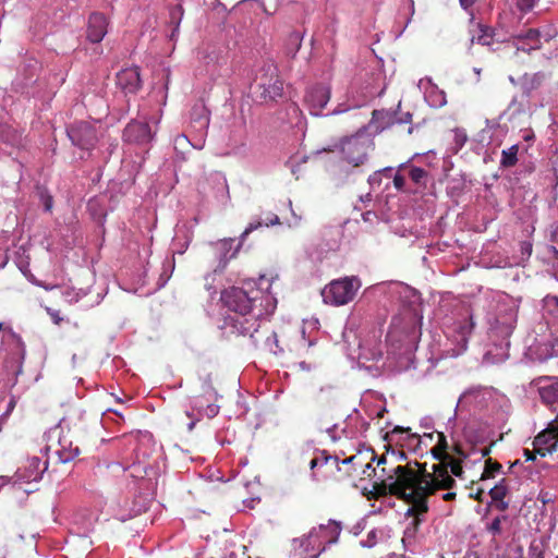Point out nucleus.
<instances>
[{
	"label": "nucleus",
	"instance_id": "obj_1",
	"mask_svg": "<svg viewBox=\"0 0 558 558\" xmlns=\"http://www.w3.org/2000/svg\"><path fill=\"white\" fill-rule=\"evenodd\" d=\"M265 276H260L259 286L255 281H245L241 288L232 286L220 293V301L230 314L225 317V324L228 326L231 335H243L250 337L252 342H257V316L264 315L274 306V298L268 292L270 283L266 290L262 288Z\"/></svg>",
	"mask_w": 558,
	"mask_h": 558
},
{
	"label": "nucleus",
	"instance_id": "obj_2",
	"mask_svg": "<svg viewBox=\"0 0 558 558\" xmlns=\"http://www.w3.org/2000/svg\"><path fill=\"white\" fill-rule=\"evenodd\" d=\"M416 470L405 464L404 466L393 468V473L385 480L375 482L374 489L378 495H393L398 499L408 502L409 508L405 511L408 517H413L414 523L421 522L422 514L429 510L426 487L433 483V470L428 472L426 462H415Z\"/></svg>",
	"mask_w": 558,
	"mask_h": 558
},
{
	"label": "nucleus",
	"instance_id": "obj_3",
	"mask_svg": "<svg viewBox=\"0 0 558 558\" xmlns=\"http://www.w3.org/2000/svg\"><path fill=\"white\" fill-rule=\"evenodd\" d=\"M254 93L260 100H277L284 93V83L274 62L264 63L258 70L254 81Z\"/></svg>",
	"mask_w": 558,
	"mask_h": 558
},
{
	"label": "nucleus",
	"instance_id": "obj_4",
	"mask_svg": "<svg viewBox=\"0 0 558 558\" xmlns=\"http://www.w3.org/2000/svg\"><path fill=\"white\" fill-rule=\"evenodd\" d=\"M341 525L339 521H328L326 524L322 523L318 527H313L310 533L301 539V545L306 553H312L313 556L320 555L326 550L328 544L337 543Z\"/></svg>",
	"mask_w": 558,
	"mask_h": 558
},
{
	"label": "nucleus",
	"instance_id": "obj_5",
	"mask_svg": "<svg viewBox=\"0 0 558 558\" xmlns=\"http://www.w3.org/2000/svg\"><path fill=\"white\" fill-rule=\"evenodd\" d=\"M257 328L258 341L255 343V347L265 348V350L274 354L284 352V350H293L292 338L298 337L296 331H287V329H281L279 333L270 331L269 327L260 324L259 317H257Z\"/></svg>",
	"mask_w": 558,
	"mask_h": 558
},
{
	"label": "nucleus",
	"instance_id": "obj_6",
	"mask_svg": "<svg viewBox=\"0 0 558 558\" xmlns=\"http://www.w3.org/2000/svg\"><path fill=\"white\" fill-rule=\"evenodd\" d=\"M359 287H361V283L357 278L333 280L322 290V295L325 303L345 304L354 299Z\"/></svg>",
	"mask_w": 558,
	"mask_h": 558
},
{
	"label": "nucleus",
	"instance_id": "obj_7",
	"mask_svg": "<svg viewBox=\"0 0 558 558\" xmlns=\"http://www.w3.org/2000/svg\"><path fill=\"white\" fill-rule=\"evenodd\" d=\"M374 141L369 140L365 133H356L340 144V151L343 159L353 166H361L367 160L368 150L373 146Z\"/></svg>",
	"mask_w": 558,
	"mask_h": 558
},
{
	"label": "nucleus",
	"instance_id": "obj_8",
	"mask_svg": "<svg viewBox=\"0 0 558 558\" xmlns=\"http://www.w3.org/2000/svg\"><path fill=\"white\" fill-rule=\"evenodd\" d=\"M201 395L193 398V408L199 413H204L207 417H214L219 411L218 404V392L215 388L211 373H206L204 377H201Z\"/></svg>",
	"mask_w": 558,
	"mask_h": 558
},
{
	"label": "nucleus",
	"instance_id": "obj_9",
	"mask_svg": "<svg viewBox=\"0 0 558 558\" xmlns=\"http://www.w3.org/2000/svg\"><path fill=\"white\" fill-rule=\"evenodd\" d=\"M97 142V131L90 123L82 121L72 129V144L80 148V158H86Z\"/></svg>",
	"mask_w": 558,
	"mask_h": 558
},
{
	"label": "nucleus",
	"instance_id": "obj_10",
	"mask_svg": "<svg viewBox=\"0 0 558 558\" xmlns=\"http://www.w3.org/2000/svg\"><path fill=\"white\" fill-rule=\"evenodd\" d=\"M450 460H440L433 465L432 484L425 488L426 493L435 495L438 489H452L457 485V480L449 473Z\"/></svg>",
	"mask_w": 558,
	"mask_h": 558
},
{
	"label": "nucleus",
	"instance_id": "obj_11",
	"mask_svg": "<svg viewBox=\"0 0 558 558\" xmlns=\"http://www.w3.org/2000/svg\"><path fill=\"white\" fill-rule=\"evenodd\" d=\"M533 446L535 447L536 453L539 456H547L558 449V418L554 423L548 424L545 430L536 434Z\"/></svg>",
	"mask_w": 558,
	"mask_h": 558
},
{
	"label": "nucleus",
	"instance_id": "obj_12",
	"mask_svg": "<svg viewBox=\"0 0 558 558\" xmlns=\"http://www.w3.org/2000/svg\"><path fill=\"white\" fill-rule=\"evenodd\" d=\"M330 98L331 92L327 85H313L306 92L305 102L313 114H320Z\"/></svg>",
	"mask_w": 558,
	"mask_h": 558
},
{
	"label": "nucleus",
	"instance_id": "obj_13",
	"mask_svg": "<svg viewBox=\"0 0 558 558\" xmlns=\"http://www.w3.org/2000/svg\"><path fill=\"white\" fill-rule=\"evenodd\" d=\"M108 20L101 12H93L87 21L86 37L92 43H99L108 32Z\"/></svg>",
	"mask_w": 558,
	"mask_h": 558
},
{
	"label": "nucleus",
	"instance_id": "obj_14",
	"mask_svg": "<svg viewBox=\"0 0 558 558\" xmlns=\"http://www.w3.org/2000/svg\"><path fill=\"white\" fill-rule=\"evenodd\" d=\"M117 83L125 93H136L142 86L141 70L138 65L124 68L117 74Z\"/></svg>",
	"mask_w": 558,
	"mask_h": 558
},
{
	"label": "nucleus",
	"instance_id": "obj_15",
	"mask_svg": "<svg viewBox=\"0 0 558 558\" xmlns=\"http://www.w3.org/2000/svg\"><path fill=\"white\" fill-rule=\"evenodd\" d=\"M124 141L149 142L153 138L151 128L145 121H131L123 131Z\"/></svg>",
	"mask_w": 558,
	"mask_h": 558
},
{
	"label": "nucleus",
	"instance_id": "obj_16",
	"mask_svg": "<svg viewBox=\"0 0 558 558\" xmlns=\"http://www.w3.org/2000/svg\"><path fill=\"white\" fill-rule=\"evenodd\" d=\"M47 461L41 462L38 457H33L25 470L17 472V476L26 482H36L41 478L43 473L47 470Z\"/></svg>",
	"mask_w": 558,
	"mask_h": 558
},
{
	"label": "nucleus",
	"instance_id": "obj_17",
	"mask_svg": "<svg viewBox=\"0 0 558 558\" xmlns=\"http://www.w3.org/2000/svg\"><path fill=\"white\" fill-rule=\"evenodd\" d=\"M541 35L542 33L541 31H537V28H529V31L518 34V36H515L518 49H523V51L538 49L542 45Z\"/></svg>",
	"mask_w": 558,
	"mask_h": 558
},
{
	"label": "nucleus",
	"instance_id": "obj_18",
	"mask_svg": "<svg viewBox=\"0 0 558 558\" xmlns=\"http://www.w3.org/2000/svg\"><path fill=\"white\" fill-rule=\"evenodd\" d=\"M395 124V116L391 111H385V109H374L372 112L371 125L376 132L388 129Z\"/></svg>",
	"mask_w": 558,
	"mask_h": 558
},
{
	"label": "nucleus",
	"instance_id": "obj_19",
	"mask_svg": "<svg viewBox=\"0 0 558 558\" xmlns=\"http://www.w3.org/2000/svg\"><path fill=\"white\" fill-rule=\"evenodd\" d=\"M190 116L193 122L197 124L198 129H208L210 123V116L205 104H195V106H193L191 109Z\"/></svg>",
	"mask_w": 558,
	"mask_h": 558
},
{
	"label": "nucleus",
	"instance_id": "obj_20",
	"mask_svg": "<svg viewBox=\"0 0 558 558\" xmlns=\"http://www.w3.org/2000/svg\"><path fill=\"white\" fill-rule=\"evenodd\" d=\"M545 74L537 72L536 74H524L521 77V88L527 97H530L532 90L538 88L542 85Z\"/></svg>",
	"mask_w": 558,
	"mask_h": 558
},
{
	"label": "nucleus",
	"instance_id": "obj_21",
	"mask_svg": "<svg viewBox=\"0 0 558 558\" xmlns=\"http://www.w3.org/2000/svg\"><path fill=\"white\" fill-rule=\"evenodd\" d=\"M275 223H280L278 215H269L266 216L264 220H254L253 222H250L241 234V241L247 238V235H250L251 231H254V229L262 228V226H275Z\"/></svg>",
	"mask_w": 558,
	"mask_h": 558
},
{
	"label": "nucleus",
	"instance_id": "obj_22",
	"mask_svg": "<svg viewBox=\"0 0 558 558\" xmlns=\"http://www.w3.org/2000/svg\"><path fill=\"white\" fill-rule=\"evenodd\" d=\"M363 454V466H362V473L364 475H367V477H373L376 473V468L373 466V462L375 461L377 454L375 450H366L365 452H362Z\"/></svg>",
	"mask_w": 558,
	"mask_h": 558
},
{
	"label": "nucleus",
	"instance_id": "obj_23",
	"mask_svg": "<svg viewBox=\"0 0 558 558\" xmlns=\"http://www.w3.org/2000/svg\"><path fill=\"white\" fill-rule=\"evenodd\" d=\"M518 151L519 145H511L508 149L501 150L500 163L505 166V168H510V166H514L518 162Z\"/></svg>",
	"mask_w": 558,
	"mask_h": 558
},
{
	"label": "nucleus",
	"instance_id": "obj_24",
	"mask_svg": "<svg viewBox=\"0 0 558 558\" xmlns=\"http://www.w3.org/2000/svg\"><path fill=\"white\" fill-rule=\"evenodd\" d=\"M302 34L300 32H290L287 41L286 50L290 54H296L302 45Z\"/></svg>",
	"mask_w": 558,
	"mask_h": 558
},
{
	"label": "nucleus",
	"instance_id": "obj_25",
	"mask_svg": "<svg viewBox=\"0 0 558 558\" xmlns=\"http://www.w3.org/2000/svg\"><path fill=\"white\" fill-rule=\"evenodd\" d=\"M541 398L545 403H554L558 400V383L546 385L539 389Z\"/></svg>",
	"mask_w": 558,
	"mask_h": 558
},
{
	"label": "nucleus",
	"instance_id": "obj_26",
	"mask_svg": "<svg viewBox=\"0 0 558 558\" xmlns=\"http://www.w3.org/2000/svg\"><path fill=\"white\" fill-rule=\"evenodd\" d=\"M480 34L477 36H473L471 41H477L482 45H492L494 43V31L489 28V26H483V24L478 25Z\"/></svg>",
	"mask_w": 558,
	"mask_h": 558
},
{
	"label": "nucleus",
	"instance_id": "obj_27",
	"mask_svg": "<svg viewBox=\"0 0 558 558\" xmlns=\"http://www.w3.org/2000/svg\"><path fill=\"white\" fill-rule=\"evenodd\" d=\"M183 14H184V9H183L182 4H175V7H172L170 9V23H172V25L174 26V28L171 33V37H173V35H175V33L178 32V29L180 27V22L183 19Z\"/></svg>",
	"mask_w": 558,
	"mask_h": 558
},
{
	"label": "nucleus",
	"instance_id": "obj_28",
	"mask_svg": "<svg viewBox=\"0 0 558 558\" xmlns=\"http://www.w3.org/2000/svg\"><path fill=\"white\" fill-rule=\"evenodd\" d=\"M343 465H351L352 469L345 472L347 475H352L353 471L357 468H363V452L357 454L349 456L342 460Z\"/></svg>",
	"mask_w": 558,
	"mask_h": 558
},
{
	"label": "nucleus",
	"instance_id": "obj_29",
	"mask_svg": "<svg viewBox=\"0 0 558 558\" xmlns=\"http://www.w3.org/2000/svg\"><path fill=\"white\" fill-rule=\"evenodd\" d=\"M501 468L502 466L500 462H497V460H493V458H487V460L485 461L482 478L495 477L496 473H498V471H500Z\"/></svg>",
	"mask_w": 558,
	"mask_h": 558
},
{
	"label": "nucleus",
	"instance_id": "obj_30",
	"mask_svg": "<svg viewBox=\"0 0 558 558\" xmlns=\"http://www.w3.org/2000/svg\"><path fill=\"white\" fill-rule=\"evenodd\" d=\"M449 464H450V475L453 477V475L456 477H464V468H463V460L462 458H452V456L450 454V459H449Z\"/></svg>",
	"mask_w": 558,
	"mask_h": 558
},
{
	"label": "nucleus",
	"instance_id": "obj_31",
	"mask_svg": "<svg viewBox=\"0 0 558 558\" xmlns=\"http://www.w3.org/2000/svg\"><path fill=\"white\" fill-rule=\"evenodd\" d=\"M507 493H508V488L505 485V480H501V482L499 484H497L492 489H489V495H490L492 499L496 501L497 505H498L499 500L505 499Z\"/></svg>",
	"mask_w": 558,
	"mask_h": 558
},
{
	"label": "nucleus",
	"instance_id": "obj_32",
	"mask_svg": "<svg viewBox=\"0 0 558 558\" xmlns=\"http://www.w3.org/2000/svg\"><path fill=\"white\" fill-rule=\"evenodd\" d=\"M428 172L422 167H411L409 170V177L415 184H423L426 180Z\"/></svg>",
	"mask_w": 558,
	"mask_h": 558
},
{
	"label": "nucleus",
	"instance_id": "obj_33",
	"mask_svg": "<svg viewBox=\"0 0 558 558\" xmlns=\"http://www.w3.org/2000/svg\"><path fill=\"white\" fill-rule=\"evenodd\" d=\"M59 449L54 450V456L57 458V462L59 463H66L70 461V449L66 447V445L63 444L62 438L59 437Z\"/></svg>",
	"mask_w": 558,
	"mask_h": 558
},
{
	"label": "nucleus",
	"instance_id": "obj_34",
	"mask_svg": "<svg viewBox=\"0 0 558 558\" xmlns=\"http://www.w3.org/2000/svg\"><path fill=\"white\" fill-rule=\"evenodd\" d=\"M438 442L440 450V459H450V454L448 452L449 444L446 434L438 433Z\"/></svg>",
	"mask_w": 558,
	"mask_h": 558
},
{
	"label": "nucleus",
	"instance_id": "obj_35",
	"mask_svg": "<svg viewBox=\"0 0 558 558\" xmlns=\"http://www.w3.org/2000/svg\"><path fill=\"white\" fill-rule=\"evenodd\" d=\"M522 558H544V554L539 547V545H535V543H531L527 554Z\"/></svg>",
	"mask_w": 558,
	"mask_h": 558
},
{
	"label": "nucleus",
	"instance_id": "obj_36",
	"mask_svg": "<svg viewBox=\"0 0 558 558\" xmlns=\"http://www.w3.org/2000/svg\"><path fill=\"white\" fill-rule=\"evenodd\" d=\"M395 122H399L400 124H411L413 116L410 111H405V113H393Z\"/></svg>",
	"mask_w": 558,
	"mask_h": 558
},
{
	"label": "nucleus",
	"instance_id": "obj_37",
	"mask_svg": "<svg viewBox=\"0 0 558 558\" xmlns=\"http://www.w3.org/2000/svg\"><path fill=\"white\" fill-rule=\"evenodd\" d=\"M536 0H517L518 9L521 11H530L534 8Z\"/></svg>",
	"mask_w": 558,
	"mask_h": 558
},
{
	"label": "nucleus",
	"instance_id": "obj_38",
	"mask_svg": "<svg viewBox=\"0 0 558 558\" xmlns=\"http://www.w3.org/2000/svg\"><path fill=\"white\" fill-rule=\"evenodd\" d=\"M502 518H495L488 525V531L494 534L501 533Z\"/></svg>",
	"mask_w": 558,
	"mask_h": 558
},
{
	"label": "nucleus",
	"instance_id": "obj_39",
	"mask_svg": "<svg viewBox=\"0 0 558 558\" xmlns=\"http://www.w3.org/2000/svg\"><path fill=\"white\" fill-rule=\"evenodd\" d=\"M393 185L397 187V190H403L405 185L404 174H401V172H397L393 177Z\"/></svg>",
	"mask_w": 558,
	"mask_h": 558
},
{
	"label": "nucleus",
	"instance_id": "obj_40",
	"mask_svg": "<svg viewBox=\"0 0 558 558\" xmlns=\"http://www.w3.org/2000/svg\"><path fill=\"white\" fill-rule=\"evenodd\" d=\"M326 461H327V465H329V468L341 469L339 456L328 454V457L326 458Z\"/></svg>",
	"mask_w": 558,
	"mask_h": 558
},
{
	"label": "nucleus",
	"instance_id": "obj_41",
	"mask_svg": "<svg viewBox=\"0 0 558 558\" xmlns=\"http://www.w3.org/2000/svg\"><path fill=\"white\" fill-rule=\"evenodd\" d=\"M47 312L56 325H59L63 320V318L60 316L59 311L48 307Z\"/></svg>",
	"mask_w": 558,
	"mask_h": 558
},
{
	"label": "nucleus",
	"instance_id": "obj_42",
	"mask_svg": "<svg viewBox=\"0 0 558 558\" xmlns=\"http://www.w3.org/2000/svg\"><path fill=\"white\" fill-rule=\"evenodd\" d=\"M536 448L534 450H530V448H524L523 456L525 457L526 461H534L536 459Z\"/></svg>",
	"mask_w": 558,
	"mask_h": 558
},
{
	"label": "nucleus",
	"instance_id": "obj_43",
	"mask_svg": "<svg viewBox=\"0 0 558 558\" xmlns=\"http://www.w3.org/2000/svg\"><path fill=\"white\" fill-rule=\"evenodd\" d=\"M318 465H320V452L310 461L311 469L318 468Z\"/></svg>",
	"mask_w": 558,
	"mask_h": 558
},
{
	"label": "nucleus",
	"instance_id": "obj_44",
	"mask_svg": "<svg viewBox=\"0 0 558 558\" xmlns=\"http://www.w3.org/2000/svg\"><path fill=\"white\" fill-rule=\"evenodd\" d=\"M432 453L435 457V459H438V461H441V454L439 450V440L437 441L436 446L432 448Z\"/></svg>",
	"mask_w": 558,
	"mask_h": 558
},
{
	"label": "nucleus",
	"instance_id": "obj_45",
	"mask_svg": "<svg viewBox=\"0 0 558 558\" xmlns=\"http://www.w3.org/2000/svg\"><path fill=\"white\" fill-rule=\"evenodd\" d=\"M442 499H445V500L457 499V494H456V492H451V489H447V492L442 495Z\"/></svg>",
	"mask_w": 558,
	"mask_h": 558
},
{
	"label": "nucleus",
	"instance_id": "obj_46",
	"mask_svg": "<svg viewBox=\"0 0 558 558\" xmlns=\"http://www.w3.org/2000/svg\"><path fill=\"white\" fill-rule=\"evenodd\" d=\"M476 0H459V3L464 10H469L471 5H474Z\"/></svg>",
	"mask_w": 558,
	"mask_h": 558
},
{
	"label": "nucleus",
	"instance_id": "obj_47",
	"mask_svg": "<svg viewBox=\"0 0 558 558\" xmlns=\"http://www.w3.org/2000/svg\"><path fill=\"white\" fill-rule=\"evenodd\" d=\"M326 457H328V452H326V450H322V452H319V465H328Z\"/></svg>",
	"mask_w": 558,
	"mask_h": 558
},
{
	"label": "nucleus",
	"instance_id": "obj_48",
	"mask_svg": "<svg viewBox=\"0 0 558 558\" xmlns=\"http://www.w3.org/2000/svg\"><path fill=\"white\" fill-rule=\"evenodd\" d=\"M508 507H509V504H508V501H505V498L501 499V501H499L497 504V508L500 509V511H506V509H508Z\"/></svg>",
	"mask_w": 558,
	"mask_h": 558
},
{
	"label": "nucleus",
	"instance_id": "obj_49",
	"mask_svg": "<svg viewBox=\"0 0 558 558\" xmlns=\"http://www.w3.org/2000/svg\"><path fill=\"white\" fill-rule=\"evenodd\" d=\"M184 142H190L186 135H178L174 140L175 144H184Z\"/></svg>",
	"mask_w": 558,
	"mask_h": 558
},
{
	"label": "nucleus",
	"instance_id": "obj_50",
	"mask_svg": "<svg viewBox=\"0 0 558 558\" xmlns=\"http://www.w3.org/2000/svg\"><path fill=\"white\" fill-rule=\"evenodd\" d=\"M547 251L553 255V257H555V259H558V248H556V246H548Z\"/></svg>",
	"mask_w": 558,
	"mask_h": 558
},
{
	"label": "nucleus",
	"instance_id": "obj_51",
	"mask_svg": "<svg viewBox=\"0 0 558 558\" xmlns=\"http://www.w3.org/2000/svg\"><path fill=\"white\" fill-rule=\"evenodd\" d=\"M453 451H456V453L459 456L466 457L464 450H462L461 446L459 445L453 446Z\"/></svg>",
	"mask_w": 558,
	"mask_h": 558
},
{
	"label": "nucleus",
	"instance_id": "obj_52",
	"mask_svg": "<svg viewBox=\"0 0 558 558\" xmlns=\"http://www.w3.org/2000/svg\"><path fill=\"white\" fill-rule=\"evenodd\" d=\"M376 459H377V465H384V463H387V456H385V454L379 456V458L377 456Z\"/></svg>",
	"mask_w": 558,
	"mask_h": 558
},
{
	"label": "nucleus",
	"instance_id": "obj_53",
	"mask_svg": "<svg viewBox=\"0 0 558 558\" xmlns=\"http://www.w3.org/2000/svg\"><path fill=\"white\" fill-rule=\"evenodd\" d=\"M51 206H52V199H51V197H48V198L46 199V202H45V209H46L47 211H49V210L51 209Z\"/></svg>",
	"mask_w": 558,
	"mask_h": 558
},
{
	"label": "nucleus",
	"instance_id": "obj_54",
	"mask_svg": "<svg viewBox=\"0 0 558 558\" xmlns=\"http://www.w3.org/2000/svg\"><path fill=\"white\" fill-rule=\"evenodd\" d=\"M523 250H525L530 255V253H532V244H530V242H525L523 244Z\"/></svg>",
	"mask_w": 558,
	"mask_h": 558
},
{
	"label": "nucleus",
	"instance_id": "obj_55",
	"mask_svg": "<svg viewBox=\"0 0 558 558\" xmlns=\"http://www.w3.org/2000/svg\"><path fill=\"white\" fill-rule=\"evenodd\" d=\"M81 451L82 450H81L80 446H76L75 448H72V457L80 456Z\"/></svg>",
	"mask_w": 558,
	"mask_h": 558
},
{
	"label": "nucleus",
	"instance_id": "obj_56",
	"mask_svg": "<svg viewBox=\"0 0 558 558\" xmlns=\"http://www.w3.org/2000/svg\"><path fill=\"white\" fill-rule=\"evenodd\" d=\"M64 422V420H61L60 424L56 427H53L52 429H50V434H58L59 432V428H60V425Z\"/></svg>",
	"mask_w": 558,
	"mask_h": 558
},
{
	"label": "nucleus",
	"instance_id": "obj_57",
	"mask_svg": "<svg viewBox=\"0 0 558 558\" xmlns=\"http://www.w3.org/2000/svg\"><path fill=\"white\" fill-rule=\"evenodd\" d=\"M474 71H475V73H476L477 75H481V73H482L481 68H474Z\"/></svg>",
	"mask_w": 558,
	"mask_h": 558
},
{
	"label": "nucleus",
	"instance_id": "obj_58",
	"mask_svg": "<svg viewBox=\"0 0 558 558\" xmlns=\"http://www.w3.org/2000/svg\"><path fill=\"white\" fill-rule=\"evenodd\" d=\"M4 483H5V480H4V477H2V476H1V477H0V487H1L2 485H4Z\"/></svg>",
	"mask_w": 558,
	"mask_h": 558
},
{
	"label": "nucleus",
	"instance_id": "obj_59",
	"mask_svg": "<svg viewBox=\"0 0 558 558\" xmlns=\"http://www.w3.org/2000/svg\"><path fill=\"white\" fill-rule=\"evenodd\" d=\"M553 301H554V302H555V304L558 306V295H555V296L553 298Z\"/></svg>",
	"mask_w": 558,
	"mask_h": 558
},
{
	"label": "nucleus",
	"instance_id": "obj_60",
	"mask_svg": "<svg viewBox=\"0 0 558 558\" xmlns=\"http://www.w3.org/2000/svg\"><path fill=\"white\" fill-rule=\"evenodd\" d=\"M412 132H413V128H409V129H408V133H409V134H412Z\"/></svg>",
	"mask_w": 558,
	"mask_h": 558
},
{
	"label": "nucleus",
	"instance_id": "obj_61",
	"mask_svg": "<svg viewBox=\"0 0 558 558\" xmlns=\"http://www.w3.org/2000/svg\"><path fill=\"white\" fill-rule=\"evenodd\" d=\"M518 463H520V460H515V461L513 462V465H518Z\"/></svg>",
	"mask_w": 558,
	"mask_h": 558
},
{
	"label": "nucleus",
	"instance_id": "obj_62",
	"mask_svg": "<svg viewBox=\"0 0 558 558\" xmlns=\"http://www.w3.org/2000/svg\"><path fill=\"white\" fill-rule=\"evenodd\" d=\"M65 133L70 135V130L68 128L65 129Z\"/></svg>",
	"mask_w": 558,
	"mask_h": 558
},
{
	"label": "nucleus",
	"instance_id": "obj_63",
	"mask_svg": "<svg viewBox=\"0 0 558 558\" xmlns=\"http://www.w3.org/2000/svg\"><path fill=\"white\" fill-rule=\"evenodd\" d=\"M2 328V323L0 322V329Z\"/></svg>",
	"mask_w": 558,
	"mask_h": 558
}]
</instances>
